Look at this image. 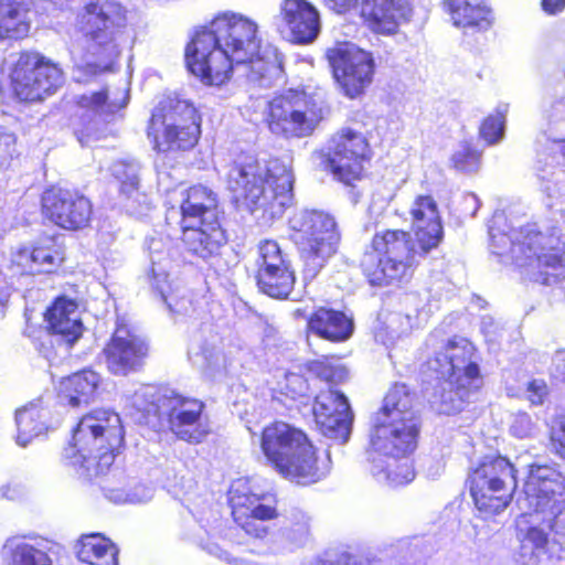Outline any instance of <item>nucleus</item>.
I'll use <instances>...</instances> for the list:
<instances>
[{
    "instance_id": "obj_40",
    "label": "nucleus",
    "mask_w": 565,
    "mask_h": 565,
    "mask_svg": "<svg viewBox=\"0 0 565 565\" xmlns=\"http://www.w3.org/2000/svg\"><path fill=\"white\" fill-rule=\"evenodd\" d=\"M78 559L84 565H118V548L99 534L83 535L76 545Z\"/></svg>"
},
{
    "instance_id": "obj_28",
    "label": "nucleus",
    "mask_w": 565,
    "mask_h": 565,
    "mask_svg": "<svg viewBox=\"0 0 565 565\" xmlns=\"http://www.w3.org/2000/svg\"><path fill=\"white\" fill-rule=\"evenodd\" d=\"M184 250L198 258L209 259L218 254L227 238L218 220L180 224Z\"/></svg>"
},
{
    "instance_id": "obj_14",
    "label": "nucleus",
    "mask_w": 565,
    "mask_h": 565,
    "mask_svg": "<svg viewBox=\"0 0 565 565\" xmlns=\"http://www.w3.org/2000/svg\"><path fill=\"white\" fill-rule=\"evenodd\" d=\"M472 354V343L459 338L449 340L427 362L428 369L436 373V377L445 381L450 394L454 392L458 397V404H455L451 396L449 397L454 404L449 411H460L461 403L481 385L478 364L471 361Z\"/></svg>"
},
{
    "instance_id": "obj_13",
    "label": "nucleus",
    "mask_w": 565,
    "mask_h": 565,
    "mask_svg": "<svg viewBox=\"0 0 565 565\" xmlns=\"http://www.w3.org/2000/svg\"><path fill=\"white\" fill-rule=\"evenodd\" d=\"M196 109L186 100L167 97L154 108L148 126V138L158 152L188 150L199 140Z\"/></svg>"
},
{
    "instance_id": "obj_50",
    "label": "nucleus",
    "mask_w": 565,
    "mask_h": 565,
    "mask_svg": "<svg viewBox=\"0 0 565 565\" xmlns=\"http://www.w3.org/2000/svg\"><path fill=\"white\" fill-rule=\"evenodd\" d=\"M309 371L322 381L331 383H340L345 380L348 372L340 365H332L326 361H313L309 365Z\"/></svg>"
},
{
    "instance_id": "obj_24",
    "label": "nucleus",
    "mask_w": 565,
    "mask_h": 565,
    "mask_svg": "<svg viewBox=\"0 0 565 565\" xmlns=\"http://www.w3.org/2000/svg\"><path fill=\"white\" fill-rule=\"evenodd\" d=\"M64 260L63 247L54 237L45 236L31 246L12 252L10 277H23L43 273H53Z\"/></svg>"
},
{
    "instance_id": "obj_22",
    "label": "nucleus",
    "mask_w": 565,
    "mask_h": 565,
    "mask_svg": "<svg viewBox=\"0 0 565 565\" xmlns=\"http://www.w3.org/2000/svg\"><path fill=\"white\" fill-rule=\"evenodd\" d=\"M315 422L321 434L345 443L351 433L353 414L348 398L337 390L321 391L312 406Z\"/></svg>"
},
{
    "instance_id": "obj_11",
    "label": "nucleus",
    "mask_w": 565,
    "mask_h": 565,
    "mask_svg": "<svg viewBox=\"0 0 565 565\" xmlns=\"http://www.w3.org/2000/svg\"><path fill=\"white\" fill-rule=\"evenodd\" d=\"M289 230L302 262L303 278L311 280L339 249L338 224L329 213L305 209L289 218Z\"/></svg>"
},
{
    "instance_id": "obj_5",
    "label": "nucleus",
    "mask_w": 565,
    "mask_h": 565,
    "mask_svg": "<svg viewBox=\"0 0 565 565\" xmlns=\"http://www.w3.org/2000/svg\"><path fill=\"white\" fill-rule=\"evenodd\" d=\"M503 213H494L489 224L491 252L499 256L510 255L519 266L539 268L544 285H551L565 277V243L558 235H545L534 225L505 232Z\"/></svg>"
},
{
    "instance_id": "obj_37",
    "label": "nucleus",
    "mask_w": 565,
    "mask_h": 565,
    "mask_svg": "<svg viewBox=\"0 0 565 565\" xmlns=\"http://www.w3.org/2000/svg\"><path fill=\"white\" fill-rule=\"evenodd\" d=\"M99 383V374L92 370L74 373L61 381L60 398L72 407L87 405L95 399Z\"/></svg>"
},
{
    "instance_id": "obj_52",
    "label": "nucleus",
    "mask_w": 565,
    "mask_h": 565,
    "mask_svg": "<svg viewBox=\"0 0 565 565\" xmlns=\"http://www.w3.org/2000/svg\"><path fill=\"white\" fill-rule=\"evenodd\" d=\"M548 395L550 387L543 379H534L526 384L525 398L532 406L543 405Z\"/></svg>"
},
{
    "instance_id": "obj_6",
    "label": "nucleus",
    "mask_w": 565,
    "mask_h": 565,
    "mask_svg": "<svg viewBox=\"0 0 565 565\" xmlns=\"http://www.w3.org/2000/svg\"><path fill=\"white\" fill-rule=\"evenodd\" d=\"M122 443L119 415L110 409H94L79 419L63 457L81 477L92 479L111 467Z\"/></svg>"
},
{
    "instance_id": "obj_4",
    "label": "nucleus",
    "mask_w": 565,
    "mask_h": 565,
    "mask_svg": "<svg viewBox=\"0 0 565 565\" xmlns=\"http://www.w3.org/2000/svg\"><path fill=\"white\" fill-rule=\"evenodd\" d=\"M228 190L235 200H243L252 211L262 210L271 218L280 217L292 203L294 174L281 159H271L266 167L252 156H241L226 173Z\"/></svg>"
},
{
    "instance_id": "obj_9",
    "label": "nucleus",
    "mask_w": 565,
    "mask_h": 565,
    "mask_svg": "<svg viewBox=\"0 0 565 565\" xmlns=\"http://www.w3.org/2000/svg\"><path fill=\"white\" fill-rule=\"evenodd\" d=\"M419 420L414 395L405 384H395L373 418L370 444L373 449L393 454L413 452L417 446Z\"/></svg>"
},
{
    "instance_id": "obj_58",
    "label": "nucleus",
    "mask_w": 565,
    "mask_h": 565,
    "mask_svg": "<svg viewBox=\"0 0 565 565\" xmlns=\"http://www.w3.org/2000/svg\"><path fill=\"white\" fill-rule=\"evenodd\" d=\"M542 9L547 14H557L565 9V0H542Z\"/></svg>"
},
{
    "instance_id": "obj_51",
    "label": "nucleus",
    "mask_w": 565,
    "mask_h": 565,
    "mask_svg": "<svg viewBox=\"0 0 565 565\" xmlns=\"http://www.w3.org/2000/svg\"><path fill=\"white\" fill-rule=\"evenodd\" d=\"M536 431V424L525 412L514 414L510 424V433L516 438L532 437Z\"/></svg>"
},
{
    "instance_id": "obj_41",
    "label": "nucleus",
    "mask_w": 565,
    "mask_h": 565,
    "mask_svg": "<svg viewBox=\"0 0 565 565\" xmlns=\"http://www.w3.org/2000/svg\"><path fill=\"white\" fill-rule=\"evenodd\" d=\"M30 8L15 0H0V40L23 38L30 30Z\"/></svg>"
},
{
    "instance_id": "obj_26",
    "label": "nucleus",
    "mask_w": 565,
    "mask_h": 565,
    "mask_svg": "<svg viewBox=\"0 0 565 565\" xmlns=\"http://www.w3.org/2000/svg\"><path fill=\"white\" fill-rule=\"evenodd\" d=\"M409 214L416 241L423 253L436 248L443 239L444 231L439 210L431 195H418L413 201Z\"/></svg>"
},
{
    "instance_id": "obj_29",
    "label": "nucleus",
    "mask_w": 565,
    "mask_h": 565,
    "mask_svg": "<svg viewBox=\"0 0 565 565\" xmlns=\"http://www.w3.org/2000/svg\"><path fill=\"white\" fill-rule=\"evenodd\" d=\"M111 175L118 182L119 194L126 211L135 216L146 214L151 203L148 195L140 191V164L136 160H119L110 167Z\"/></svg>"
},
{
    "instance_id": "obj_30",
    "label": "nucleus",
    "mask_w": 565,
    "mask_h": 565,
    "mask_svg": "<svg viewBox=\"0 0 565 565\" xmlns=\"http://www.w3.org/2000/svg\"><path fill=\"white\" fill-rule=\"evenodd\" d=\"M45 319L52 333L46 331L42 333L50 343L52 342L51 338L55 335L60 337L67 345H72L83 334V323L77 303L71 299L57 298L47 309Z\"/></svg>"
},
{
    "instance_id": "obj_17",
    "label": "nucleus",
    "mask_w": 565,
    "mask_h": 565,
    "mask_svg": "<svg viewBox=\"0 0 565 565\" xmlns=\"http://www.w3.org/2000/svg\"><path fill=\"white\" fill-rule=\"evenodd\" d=\"M162 416L168 418L171 431L180 439L199 444L210 433L203 414L204 403L170 388L163 391Z\"/></svg>"
},
{
    "instance_id": "obj_19",
    "label": "nucleus",
    "mask_w": 565,
    "mask_h": 565,
    "mask_svg": "<svg viewBox=\"0 0 565 565\" xmlns=\"http://www.w3.org/2000/svg\"><path fill=\"white\" fill-rule=\"evenodd\" d=\"M255 266L262 292L277 299L289 296L295 285V274L276 241L264 239L258 243Z\"/></svg>"
},
{
    "instance_id": "obj_3",
    "label": "nucleus",
    "mask_w": 565,
    "mask_h": 565,
    "mask_svg": "<svg viewBox=\"0 0 565 565\" xmlns=\"http://www.w3.org/2000/svg\"><path fill=\"white\" fill-rule=\"evenodd\" d=\"M82 38L70 45L74 66L96 74L110 71L130 39L127 11L113 0H89L75 18Z\"/></svg>"
},
{
    "instance_id": "obj_49",
    "label": "nucleus",
    "mask_w": 565,
    "mask_h": 565,
    "mask_svg": "<svg viewBox=\"0 0 565 565\" xmlns=\"http://www.w3.org/2000/svg\"><path fill=\"white\" fill-rule=\"evenodd\" d=\"M455 169L462 172H476L480 164V153L468 142H461L451 157Z\"/></svg>"
},
{
    "instance_id": "obj_7",
    "label": "nucleus",
    "mask_w": 565,
    "mask_h": 565,
    "mask_svg": "<svg viewBox=\"0 0 565 565\" xmlns=\"http://www.w3.org/2000/svg\"><path fill=\"white\" fill-rule=\"evenodd\" d=\"M260 449L276 472L299 484L315 483L329 471L327 461H319L305 431L285 422H275L263 429Z\"/></svg>"
},
{
    "instance_id": "obj_23",
    "label": "nucleus",
    "mask_w": 565,
    "mask_h": 565,
    "mask_svg": "<svg viewBox=\"0 0 565 565\" xmlns=\"http://www.w3.org/2000/svg\"><path fill=\"white\" fill-rule=\"evenodd\" d=\"M104 353L110 373L127 375L142 366L148 354V344L127 324L118 322Z\"/></svg>"
},
{
    "instance_id": "obj_25",
    "label": "nucleus",
    "mask_w": 565,
    "mask_h": 565,
    "mask_svg": "<svg viewBox=\"0 0 565 565\" xmlns=\"http://www.w3.org/2000/svg\"><path fill=\"white\" fill-rule=\"evenodd\" d=\"M279 19L289 40L295 43H312L321 30L320 13L308 0H282Z\"/></svg>"
},
{
    "instance_id": "obj_62",
    "label": "nucleus",
    "mask_w": 565,
    "mask_h": 565,
    "mask_svg": "<svg viewBox=\"0 0 565 565\" xmlns=\"http://www.w3.org/2000/svg\"><path fill=\"white\" fill-rule=\"evenodd\" d=\"M1 495L3 498H7L9 500H14L18 498V490L14 488H11V486H3L0 489Z\"/></svg>"
},
{
    "instance_id": "obj_53",
    "label": "nucleus",
    "mask_w": 565,
    "mask_h": 565,
    "mask_svg": "<svg viewBox=\"0 0 565 565\" xmlns=\"http://www.w3.org/2000/svg\"><path fill=\"white\" fill-rule=\"evenodd\" d=\"M387 333L391 339L399 338L406 334L413 328V321L409 315L391 313L386 321Z\"/></svg>"
},
{
    "instance_id": "obj_35",
    "label": "nucleus",
    "mask_w": 565,
    "mask_h": 565,
    "mask_svg": "<svg viewBox=\"0 0 565 565\" xmlns=\"http://www.w3.org/2000/svg\"><path fill=\"white\" fill-rule=\"evenodd\" d=\"M452 24L463 31L484 32L492 25V10L487 0H444Z\"/></svg>"
},
{
    "instance_id": "obj_55",
    "label": "nucleus",
    "mask_w": 565,
    "mask_h": 565,
    "mask_svg": "<svg viewBox=\"0 0 565 565\" xmlns=\"http://www.w3.org/2000/svg\"><path fill=\"white\" fill-rule=\"evenodd\" d=\"M309 534V522L308 519L302 516L300 522L295 523L290 529L287 530V537L295 544H302Z\"/></svg>"
},
{
    "instance_id": "obj_27",
    "label": "nucleus",
    "mask_w": 565,
    "mask_h": 565,
    "mask_svg": "<svg viewBox=\"0 0 565 565\" xmlns=\"http://www.w3.org/2000/svg\"><path fill=\"white\" fill-rule=\"evenodd\" d=\"M360 12L374 32L393 34L402 22L409 20L412 7L408 0H361Z\"/></svg>"
},
{
    "instance_id": "obj_56",
    "label": "nucleus",
    "mask_w": 565,
    "mask_h": 565,
    "mask_svg": "<svg viewBox=\"0 0 565 565\" xmlns=\"http://www.w3.org/2000/svg\"><path fill=\"white\" fill-rule=\"evenodd\" d=\"M287 387L296 395H303L308 390L307 381L299 374L286 375Z\"/></svg>"
},
{
    "instance_id": "obj_64",
    "label": "nucleus",
    "mask_w": 565,
    "mask_h": 565,
    "mask_svg": "<svg viewBox=\"0 0 565 565\" xmlns=\"http://www.w3.org/2000/svg\"><path fill=\"white\" fill-rule=\"evenodd\" d=\"M217 550L220 552V553L216 554L217 557H220L221 559H223V561H225V562H227L230 564L233 562V558L231 557V555L227 552H225L223 550H220V548H217Z\"/></svg>"
},
{
    "instance_id": "obj_57",
    "label": "nucleus",
    "mask_w": 565,
    "mask_h": 565,
    "mask_svg": "<svg viewBox=\"0 0 565 565\" xmlns=\"http://www.w3.org/2000/svg\"><path fill=\"white\" fill-rule=\"evenodd\" d=\"M326 6L337 13H345L355 8L359 0H324Z\"/></svg>"
},
{
    "instance_id": "obj_61",
    "label": "nucleus",
    "mask_w": 565,
    "mask_h": 565,
    "mask_svg": "<svg viewBox=\"0 0 565 565\" xmlns=\"http://www.w3.org/2000/svg\"><path fill=\"white\" fill-rule=\"evenodd\" d=\"M493 324V321H492V318L491 317H483L482 318V322H481V329L482 331L484 332L486 337L489 338L490 341L493 340L492 338V334L494 332H492L490 330V327Z\"/></svg>"
},
{
    "instance_id": "obj_60",
    "label": "nucleus",
    "mask_w": 565,
    "mask_h": 565,
    "mask_svg": "<svg viewBox=\"0 0 565 565\" xmlns=\"http://www.w3.org/2000/svg\"><path fill=\"white\" fill-rule=\"evenodd\" d=\"M551 150L556 151L561 154L563 160V166L565 168V138L561 140L551 141Z\"/></svg>"
},
{
    "instance_id": "obj_12",
    "label": "nucleus",
    "mask_w": 565,
    "mask_h": 565,
    "mask_svg": "<svg viewBox=\"0 0 565 565\" xmlns=\"http://www.w3.org/2000/svg\"><path fill=\"white\" fill-rule=\"evenodd\" d=\"M424 254L415 248L407 232L387 230L374 235L361 268L372 286L383 287L408 278L416 256Z\"/></svg>"
},
{
    "instance_id": "obj_44",
    "label": "nucleus",
    "mask_w": 565,
    "mask_h": 565,
    "mask_svg": "<svg viewBox=\"0 0 565 565\" xmlns=\"http://www.w3.org/2000/svg\"><path fill=\"white\" fill-rule=\"evenodd\" d=\"M0 124V168H8L19 156L15 132L20 128L19 120L3 111Z\"/></svg>"
},
{
    "instance_id": "obj_21",
    "label": "nucleus",
    "mask_w": 565,
    "mask_h": 565,
    "mask_svg": "<svg viewBox=\"0 0 565 565\" xmlns=\"http://www.w3.org/2000/svg\"><path fill=\"white\" fill-rule=\"evenodd\" d=\"M44 215L65 230H79L88 225L92 216L89 200L77 191L52 188L42 195Z\"/></svg>"
},
{
    "instance_id": "obj_20",
    "label": "nucleus",
    "mask_w": 565,
    "mask_h": 565,
    "mask_svg": "<svg viewBox=\"0 0 565 565\" xmlns=\"http://www.w3.org/2000/svg\"><path fill=\"white\" fill-rule=\"evenodd\" d=\"M228 501L237 527L255 539L267 534V527L260 521L274 519L276 510L260 502V498L252 492L248 480L238 479L232 483Z\"/></svg>"
},
{
    "instance_id": "obj_10",
    "label": "nucleus",
    "mask_w": 565,
    "mask_h": 565,
    "mask_svg": "<svg viewBox=\"0 0 565 565\" xmlns=\"http://www.w3.org/2000/svg\"><path fill=\"white\" fill-rule=\"evenodd\" d=\"M328 114L323 98L303 88H289L275 95L264 109L268 130L284 139L311 136Z\"/></svg>"
},
{
    "instance_id": "obj_15",
    "label": "nucleus",
    "mask_w": 565,
    "mask_h": 565,
    "mask_svg": "<svg viewBox=\"0 0 565 565\" xmlns=\"http://www.w3.org/2000/svg\"><path fill=\"white\" fill-rule=\"evenodd\" d=\"M516 470L502 456L482 458L469 475L470 493L480 512L497 514L511 502L516 488Z\"/></svg>"
},
{
    "instance_id": "obj_1",
    "label": "nucleus",
    "mask_w": 565,
    "mask_h": 565,
    "mask_svg": "<svg viewBox=\"0 0 565 565\" xmlns=\"http://www.w3.org/2000/svg\"><path fill=\"white\" fill-rule=\"evenodd\" d=\"M189 71L204 85L221 86L243 67L247 81L268 88L282 78V56L276 47L262 45L259 26L250 18L223 12L199 26L185 49Z\"/></svg>"
},
{
    "instance_id": "obj_32",
    "label": "nucleus",
    "mask_w": 565,
    "mask_h": 565,
    "mask_svg": "<svg viewBox=\"0 0 565 565\" xmlns=\"http://www.w3.org/2000/svg\"><path fill=\"white\" fill-rule=\"evenodd\" d=\"M222 339L210 326L193 334L188 356L193 366L212 376L225 367V356L221 348Z\"/></svg>"
},
{
    "instance_id": "obj_45",
    "label": "nucleus",
    "mask_w": 565,
    "mask_h": 565,
    "mask_svg": "<svg viewBox=\"0 0 565 565\" xmlns=\"http://www.w3.org/2000/svg\"><path fill=\"white\" fill-rule=\"evenodd\" d=\"M105 497L115 503H141L152 497V490L146 486L137 484L134 489L117 487L109 481L103 486Z\"/></svg>"
},
{
    "instance_id": "obj_47",
    "label": "nucleus",
    "mask_w": 565,
    "mask_h": 565,
    "mask_svg": "<svg viewBox=\"0 0 565 565\" xmlns=\"http://www.w3.org/2000/svg\"><path fill=\"white\" fill-rule=\"evenodd\" d=\"M152 290L158 292L161 299L167 305L168 309L173 315L188 313L191 301L184 296H178V289L172 286V282L167 279V282H156L151 286Z\"/></svg>"
},
{
    "instance_id": "obj_34",
    "label": "nucleus",
    "mask_w": 565,
    "mask_h": 565,
    "mask_svg": "<svg viewBox=\"0 0 565 565\" xmlns=\"http://www.w3.org/2000/svg\"><path fill=\"white\" fill-rule=\"evenodd\" d=\"M370 447L371 472L380 482L397 487L414 480L415 471L407 458L411 452L393 454L373 449L371 445Z\"/></svg>"
},
{
    "instance_id": "obj_2",
    "label": "nucleus",
    "mask_w": 565,
    "mask_h": 565,
    "mask_svg": "<svg viewBox=\"0 0 565 565\" xmlns=\"http://www.w3.org/2000/svg\"><path fill=\"white\" fill-rule=\"evenodd\" d=\"M516 503L524 514L540 516L554 537L548 539L542 529L530 527L515 553V563L565 565V478L551 466L532 465Z\"/></svg>"
},
{
    "instance_id": "obj_36",
    "label": "nucleus",
    "mask_w": 565,
    "mask_h": 565,
    "mask_svg": "<svg viewBox=\"0 0 565 565\" xmlns=\"http://www.w3.org/2000/svg\"><path fill=\"white\" fill-rule=\"evenodd\" d=\"M129 92L124 88L111 96L108 89L84 94L77 98V105L83 110L82 116L98 122H107L111 117L126 107Z\"/></svg>"
},
{
    "instance_id": "obj_46",
    "label": "nucleus",
    "mask_w": 565,
    "mask_h": 565,
    "mask_svg": "<svg viewBox=\"0 0 565 565\" xmlns=\"http://www.w3.org/2000/svg\"><path fill=\"white\" fill-rule=\"evenodd\" d=\"M509 111V104H499L494 114L489 115L480 127V135L488 145L499 142L504 135L505 116Z\"/></svg>"
},
{
    "instance_id": "obj_43",
    "label": "nucleus",
    "mask_w": 565,
    "mask_h": 565,
    "mask_svg": "<svg viewBox=\"0 0 565 565\" xmlns=\"http://www.w3.org/2000/svg\"><path fill=\"white\" fill-rule=\"evenodd\" d=\"M148 252L151 262V269L148 274L150 286L156 282H167L169 278L168 265L170 250L163 237H151L148 239Z\"/></svg>"
},
{
    "instance_id": "obj_8",
    "label": "nucleus",
    "mask_w": 565,
    "mask_h": 565,
    "mask_svg": "<svg viewBox=\"0 0 565 565\" xmlns=\"http://www.w3.org/2000/svg\"><path fill=\"white\" fill-rule=\"evenodd\" d=\"M64 83L62 70L43 55L22 52L4 62L0 103H33L53 95Z\"/></svg>"
},
{
    "instance_id": "obj_31",
    "label": "nucleus",
    "mask_w": 565,
    "mask_h": 565,
    "mask_svg": "<svg viewBox=\"0 0 565 565\" xmlns=\"http://www.w3.org/2000/svg\"><path fill=\"white\" fill-rule=\"evenodd\" d=\"M3 565H53L49 541L41 537L13 536L1 548Z\"/></svg>"
},
{
    "instance_id": "obj_42",
    "label": "nucleus",
    "mask_w": 565,
    "mask_h": 565,
    "mask_svg": "<svg viewBox=\"0 0 565 565\" xmlns=\"http://www.w3.org/2000/svg\"><path fill=\"white\" fill-rule=\"evenodd\" d=\"M153 385H141L129 398L130 405L140 414L138 420L154 426V419L162 417L163 391Z\"/></svg>"
},
{
    "instance_id": "obj_54",
    "label": "nucleus",
    "mask_w": 565,
    "mask_h": 565,
    "mask_svg": "<svg viewBox=\"0 0 565 565\" xmlns=\"http://www.w3.org/2000/svg\"><path fill=\"white\" fill-rule=\"evenodd\" d=\"M548 125L565 126V95L548 103L543 110Z\"/></svg>"
},
{
    "instance_id": "obj_59",
    "label": "nucleus",
    "mask_w": 565,
    "mask_h": 565,
    "mask_svg": "<svg viewBox=\"0 0 565 565\" xmlns=\"http://www.w3.org/2000/svg\"><path fill=\"white\" fill-rule=\"evenodd\" d=\"M553 366L556 373L565 376V350H559L554 354Z\"/></svg>"
},
{
    "instance_id": "obj_38",
    "label": "nucleus",
    "mask_w": 565,
    "mask_h": 565,
    "mask_svg": "<svg viewBox=\"0 0 565 565\" xmlns=\"http://www.w3.org/2000/svg\"><path fill=\"white\" fill-rule=\"evenodd\" d=\"M309 330L319 337L341 342L353 333V321L347 315L333 309L319 308L308 321Z\"/></svg>"
},
{
    "instance_id": "obj_48",
    "label": "nucleus",
    "mask_w": 565,
    "mask_h": 565,
    "mask_svg": "<svg viewBox=\"0 0 565 565\" xmlns=\"http://www.w3.org/2000/svg\"><path fill=\"white\" fill-rule=\"evenodd\" d=\"M537 162L535 166L537 179L541 181V189L550 198L565 196V183H562L552 167L542 163L543 153L537 151Z\"/></svg>"
},
{
    "instance_id": "obj_63",
    "label": "nucleus",
    "mask_w": 565,
    "mask_h": 565,
    "mask_svg": "<svg viewBox=\"0 0 565 565\" xmlns=\"http://www.w3.org/2000/svg\"><path fill=\"white\" fill-rule=\"evenodd\" d=\"M31 3L34 6V9L36 11H40V10H46V8L43 6L44 3H51V4H57L60 2H62L63 0H30Z\"/></svg>"
},
{
    "instance_id": "obj_18",
    "label": "nucleus",
    "mask_w": 565,
    "mask_h": 565,
    "mask_svg": "<svg viewBox=\"0 0 565 565\" xmlns=\"http://www.w3.org/2000/svg\"><path fill=\"white\" fill-rule=\"evenodd\" d=\"M369 152L370 146L362 132L342 128L329 141L326 169L339 181L350 184L360 178Z\"/></svg>"
},
{
    "instance_id": "obj_33",
    "label": "nucleus",
    "mask_w": 565,
    "mask_h": 565,
    "mask_svg": "<svg viewBox=\"0 0 565 565\" xmlns=\"http://www.w3.org/2000/svg\"><path fill=\"white\" fill-rule=\"evenodd\" d=\"M179 224L218 220L217 194L206 185L196 184L182 192Z\"/></svg>"
},
{
    "instance_id": "obj_39",
    "label": "nucleus",
    "mask_w": 565,
    "mask_h": 565,
    "mask_svg": "<svg viewBox=\"0 0 565 565\" xmlns=\"http://www.w3.org/2000/svg\"><path fill=\"white\" fill-rule=\"evenodd\" d=\"M49 409L40 403H30L15 412L17 444L26 447L36 437L45 434L52 424L49 422Z\"/></svg>"
},
{
    "instance_id": "obj_16",
    "label": "nucleus",
    "mask_w": 565,
    "mask_h": 565,
    "mask_svg": "<svg viewBox=\"0 0 565 565\" xmlns=\"http://www.w3.org/2000/svg\"><path fill=\"white\" fill-rule=\"evenodd\" d=\"M335 81L350 98L360 96L373 81L375 63L372 53L354 44L328 51Z\"/></svg>"
}]
</instances>
